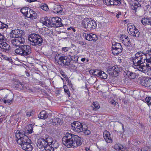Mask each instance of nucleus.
<instances>
[{
    "label": "nucleus",
    "instance_id": "f257e3e1",
    "mask_svg": "<svg viewBox=\"0 0 151 151\" xmlns=\"http://www.w3.org/2000/svg\"><path fill=\"white\" fill-rule=\"evenodd\" d=\"M15 137L17 143L20 145L24 150L32 151L33 147L31 145V141L28 136L25 134L24 131L17 130L16 132Z\"/></svg>",
    "mask_w": 151,
    "mask_h": 151
},
{
    "label": "nucleus",
    "instance_id": "f03ea898",
    "mask_svg": "<svg viewBox=\"0 0 151 151\" xmlns=\"http://www.w3.org/2000/svg\"><path fill=\"white\" fill-rule=\"evenodd\" d=\"M64 135L62 139V142L68 148L77 147L82 144L81 138L77 135L66 132Z\"/></svg>",
    "mask_w": 151,
    "mask_h": 151
},
{
    "label": "nucleus",
    "instance_id": "7ed1b4c3",
    "mask_svg": "<svg viewBox=\"0 0 151 151\" xmlns=\"http://www.w3.org/2000/svg\"><path fill=\"white\" fill-rule=\"evenodd\" d=\"M146 58L145 53L140 51L136 53L134 57H132V66L135 69L145 73L146 70L144 68L145 66L142 65L145 63V59Z\"/></svg>",
    "mask_w": 151,
    "mask_h": 151
},
{
    "label": "nucleus",
    "instance_id": "20e7f679",
    "mask_svg": "<svg viewBox=\"0 0 151 151\" xmlns=\"http://www.w3.org/2000/svg\"><path fill=\"white\" fill-rule=\"evenodd\" d=\"M44 38L41 35L35 33H31L28 36V40L32 46L38 47L41 46Z\"/></svg>",
    "mask_w": 151,
    "mask_h": 151
},
{
    "label": "nucleus",
    "instance_id": "39448f33",
    "mask_svg": "<svg viewBox=\"0 0 151 151\" xmlns=\"http://www.w3.org/2000/svg\"><path fill=\"white\" fill-rule=\"evenodd\" d=\"M81 24L88 31L93 30L97 26L96 21L91 18H86L82 20Z\"/></svg>",
    "mask_w": 151,
    "mask_h": 151
},
{
    "label": "nucleus",
    "instance_id": "423d86ee",
    "mask_svg": "<svg viewBox=\"0 0 151 151\" xmlns=\"http://www.w3.org/2000/svg\"><path fill=\"white\" fill-rule=\"evenodd\" d=\"M123 48L120 43L115 42H113L111 47L112 53L114 55H117L121 53Z\"/></svg>",
    "mask_w": 151,
    "mask_h": 151
},
{
    "label": "nucleus",
    "instance_id": "0eeeda50",
    "mask_svg": "<svg viewBox=\"0 0 151 151\" xmlns=\"http://www.w3.org/2000/svg\"><path fill=\"white\" fill-rule=\"evenodd\" d=\"M62 19L58 17L52 18L50 19L51 27L58 28L64 26Z\"/></svg>",
    "mask_w": 151,
    "mask_h": 151
},
{
    "label": "nucleus",
    "instance_id": "6e6552de",
    "mask_svg": "<svg viewBox=\"0 0 151 151\" xmlns=\"http://www.w3.org/2000/svg\"><path fill=\"white\" fill-rule=\"evenodd\" d=\"M108 68L107 71L109 74L114 77L118 76V74L122 70V68L119 65H114Z\"/></svg>",
    "mask_w": 151,
    "mask_h": 151
},
{
    "label": "nucleus",
    "instance_id": "1a4fd4ad",
    "mask_svg": "<svg viewBox=\"0 0 151 151\" xmlns=\"http://www.w3.org/2000/svg\"><path fill=\"white\" fill-rule=\"evenodd\" d=\"M71 126L72 129L75 132L79 133L83 131L84 124H83L82 123L79 122L74 121L71 124Z\"/></svg>",
    "mask_w": 151,
    "mask_h": 151
},
{
    "label": "nucleus",
    "instance_id": "9d476101",
    "mask_svg": "<svg viewBox=\"0 0 151 151\" xmlns=\"http://www.w3.org/2000/svg\"><path fill=\"white\" fill-rule=\"evenodd\" d=\"M45 139H39L37 141V146L39 148H44L45 150L48 151L50 147L47 145Z\"/></svg>",
    "mask_w": 151,
    "mask_h": 151
},
{
    "label": "nucleus",
    "instance_id": "9b49d317",
    "mask_svg": "<svg viewBox=\"0 0 151 151\" xmlns=\"http://www.w3.org/2000/svg\"><path fill=\"white\" fill-rule=\"evenodd\" d=\"M24 35L23 32L19 29L13 30L10 33V36L14 38H19V37H23L22 36Z\"/></svg>",
    "mask_w": 151,
    "mask_h": 151
},
{
    "label": "nucleus",
    "instance_id": "f8f14e48",
    "mask_svg": "<svg viewBox=\"0 0 151 151\" xmlns=\"http://www.w3.org/2000/svg\"><path fill=\"white\" fill-rule=\"evenodd\" d=\"M58 60L61 64L63 63L64 65L65 66H68L70 65V60L67 56L63 55L60 56Z\"/></svg>",
    "mask_w": 151,
    "mask_h": 151
},
{
    "label": "nucleus",
    "instance_id": "ddd939ff",
    "mask_svg": "<svg viewBox=\"0 0 151 151\" xmlns=\"http://www.w3.org/2000/svg\"><path fill=\"white\" fill-rule=\"evenodd\" d=\"M25 42L24 37H19V38H14L11 40V42L13 46L18 47L20 45L23 44Z\"/></svg>",
    "mask_w": 151,
    "mask_h": 151
},
{
    "label": "nucleus",
    "instance_id": "4468645a",
    "mask_svg": "<svg viewBox=\"0 0 151 151\" xmlns=\"http://www.w3.org/2000/svg\"><path fill=\"white\" fill-rule=\"evenodd\" d=\"M11 49V47L9 44L6 42H4L0 43V50L3 52L8 53Z\"/></svg>",
    "mask_w": 151,
    "mask_h": 151
},
{
    "label": "nucleus",
    "instance_id": "2eb2a0df",
    "mask_svg": "<svg viewBox=\"0 0 151 151\" xmlns=\"http://www.w3.org/2000/svg\"><path fill=\"white\" fill-rule=\"evenodd\" d=\"M140 83L142 86L148 87L151 86V78H143L140 80Z\"/></svg>",
    "mask_w": 151,
    "mask_h": 151
},
{
    "label": "nucleus",
    "instance_id": "dca6fc26",
    "mask_svg": "<svg viewBox=\"0 0 151 151\" xmlns=\"http://www.w3.org/2000/svg\"><path fill=\"white\" fill-rule=\"evenodd\" d=\"M124 75L126 77L132 79H135L137 76V75L135 73L130 71L128 69H126L124 71Z\"/></svg>",
    "mask_w": 151,
    "mask_h": 151
},
{
    "label": "nucleus",
    "instance_id": "f3484780",
    "mask_svg": "<svg viewBox=\"0 0 151 151\" xmlns=\"http://www.w3.org/2000/svg\"><path fill=\"white\" fill-rule=\"evenodd\" d=\"M18 48H17L15 50V53L19 55L24 56V52L25 47L24 45H19Z\"/></svg>",
    "mask_w": 151,
    "mask_h": 151
},
{
    "label": "nucleus",
    "instance_id": "a211bd4d",
    "mask_svg": "<svg viewBox=\"0 0 151 151\" xmlns=\"http://www.w3.org/2000/svg\"><path fill=\"white\" fill-rule=\"evenodd\" d=\"M103 136L104 139L108 143H111L112 142V140L111 137V135L110 132L107 131L104 132Z\"/></svg>",
    "mask_w": 151,
    "mask_h": 151
},
{
    "label": "nucleus",
    "instance_id": "6ab92c4d",
    "mask_svg": "<svg viewBox=\"0 0 151 151\" xmlns=\"http://www.w3.org/2000/svg\"><path fill=\"white\" fill-rule=\"evenodd\" d=\"M63 9L60 5H56L54 6L53 11L55 13H58L60 15H62L64 13Z\"/></svg>",
    "mask_w": 151,
    "mask_h": 151
},
{
    "label": "nucleus",
    "instance_id": "aec40b11",
    "mask_svg": "<svg viewBox=\"0 0 151 151\" xmlns=\"http://www.w3.org/2000/svg\"><path fill=\"white\" fill-rule=\"evenodd\" d=\"M141 22L144 25H149L151 26V17H144L142 19Z\"/></svg>",
    "mask_w": 151,
    "mask_h": 151
},
{
    "label": "nucleus",
    "instance_id": "412c9836",
    "mask_svg": "<svg viewBox=\"0 0 151 151\" xmlns=\"http://www.w3.org/2000/svg\"><path fill=\"white\" fill-rule=\"evenodd\" d=\"M27 126V131H24L25 134L27 136H28V135L32 133L33 132V128L35 127V124H30L28 125Z\"/></svg>",
    "mask_w": 151,
    "mask_h": 151
},
{
    "label": "nucleus",
    "instance_id": "4be33fe9",
    "mask_svg": "<svg viewBox=\"0 0 151 151\" xmlns=\"http://www.w3.org/2000/svg\"><path fill=\"white\" fill-rule=\"evenodd\" d=\"M59 146V145L58 142L56 140H54L53 142V143H52L50 145V147H49L48 151H51V150L54 151L55 148H57Z\"/></svg>",
    "mask_w": 151,
    "mask_h": 151
},
{
    "label": "nucleus",
    "instance_id": "5701e85b",
    "mask_svg": "<svg viewBox=\"0 0 151 151\" xmlns=\"http://www.w3.org/2000/svg\"><path fill=\"white\" fill-rule=\"evenodd\" d=\"M48 115L45 111H42L39 114L38 118L41 119H45L47 118Z\"/></svg>",
    "mask_w": 151,
    "mask_h": 151
},
{
    "label": "nucleus",
    "instance_id": "b1692460",
    "mask_svg": "<svg viewBox=\"0 0 151 151\" xmlns=\"http://www.w3.org/2000/svg\"><path fill=\"white\" fill-rule=\"evenodd\" d=\"M24 46L25 49L24 56H25L30 54L32 52V50L31 47L29 46L24 45Z\"/></svg>",
    "mask_w": 151,
    "mask_h": 151
},
{
    "label": "nucleus",
    "instance_id": "393cba45",
    "mask_svg": "<svg viewBox=\"0 0 151 151\" xmlns=\"http://www.w3.org/2000/svg\"><path fill=\"white\" fill-rule=\"evenodd\" d=\"M122 43L126 46L129 47L131 45V43L129 38L127 36L122 40Z\"/></svg>",
    "mask_w": 151,
    "mask_h": 151
},
{
    "label": "nucleus",
    "instance_id": "a878e982",
    "mask_svg": "<svg viewBox=\"0 0 151 151\" xmlns=\"http://www.w3.org/2000/svg\"><path fill=\"white\" fill-rule=\"evenodd\" d=\"M100 106L99 103L96 101L93 102V104L91 105V107L93 110L95 111L97 110L100 108Z\"/></svg>",
    "mask_w": 151,
    "mask_h": 151
},
{
    "label": "nucleus",
    "instance_id": "bb28decb",
    "mask_svg": "<svg viewBox=\"0 0 151 151\" xmlns=\"http://www.w3.org/2000/svg\"><path fill=\"white\" fill-rule=\"evenodd\" d=\"M42 19H44L43 22H42L43 24L46 25L47 27H51L50 19H48L47 17L44 18Z\"/></svg>",
    "mask_w": 151,
    "mask_h": 151
},
{
    "label": "nucleus",
    "instance_id": "cd10ccee",
    "mask_svg": "<svg viewBox=\"0 0 151 151\" xmlns=\"http://www.w3.org/2000/svg\"><path fill=\"white\" fill-rule=\"evenodd\" d=\"M88 127L87 125L85 124H84V127H83V133L84 135H89L91 133V131L88 130Z\"/></svg>",
    "mask_w": 151,
    "mask_h": 151
},
{
    "label": "nucleus",
    "instance_id": "c85d7f7f",
    "mask_svg": "<svg viewBox=\"0 0 151 151\" xmlns=\"http://www.w3.org/2000/svg\"><path fill=\"white\" fill-rule=\"evenodd\" d=\"M45 139L47 142V145H48L50 147V145L52 143H53V142L54 141L53 139L51 137L49 136L47 137H46Z\"/></svg>",
    "mask_w": 151,
    "mask_h": 151
},
{
    "label": "nucleus",
    "instance_id": "c756f323",
    "mask_svg": "<svg viewBox=\"0 0 151 151\" xmlns=\"http://www.w3.org/2000/svg\"><path fill=\"white\" fill-rule=\"evenodd\" d=\"M13 97L12 95H7L3 98L4 100H7L8 103H10L13 100Z\"/></svg>",
    "mask_w": 151,
    "mask_h": 151
},
{
    "label": "nucleus",
    "instance_id": "7c9ffc66",
    "mask_svg": "<svg viewBox=\"0 0 151 151\" xmlns=\"http://www.w3.org/2000/svg\"><path fill=\"white\" fill-rule=\"evenodd\" d=\"M145 54L146 58L145 59V61L146 60V62L147 63H146V66L148 68L149 67L148 66V65L151 64V58L150 56H148V54H146V53H145Z\"/></svg>",
    "mask_w": 151,
    "mask_h": 151
},
{
    "label": "nucleus",
    "instance_id": "2f4dec72",
    "mask_svg": "<svg viewBox=\"0 0 151 151\" xmlns=\"http://www.w3.org/2000/svg\"><path fill=\"white\" fill-rule=\"evenodd\" d=\"M63 88L65 92V93H67V95H68V97H70V94L69 90L67 86H66V85H64Z\"/></svg>",
    "mask_w": 151,
    "mask_h": 151
},
{
    "label": "nucleus",
    "instance_id": "473e14b6",
    "mask_svg": "<svg viewBox=\"0 0 151 151\" xmlns=\"http://www.w3.org/2000/svg\"><path fill=\"white\" fill-rule=\"evenodd\" d=\"M83 35L84 38L87 40L91 41V34L84 33Z\"/></svg>",
    "mask_w": 151,
    "mask_h": 151
},
{
    "label": "nucleus",
    "instance_id": "72a5a7b5",
    "mask_svg": "<svg viewBox=\"0 0 151 151\" xmlns=\"http://www.w3.org/2000/svg\"><path fill=\"white\" fill-rule=\"evenodd\" d=\"M91 41H93V42H96L98 40V37L95 34L91 33Z\"/></svg>",
    "mask_w": 151,
    "mask_h": 151
},
{
    "label": "nucleus",
    "instance_id": "f704fd0d",
    "mask_svg": "<svg viewBox=\"0 0 151 151\" xmlns=\"http://www.w3.org/2000/svg\"><path fill=\"white\" fill-rule=\"evenodd\" d=\"M140 33L138 29H136V30L133 33L132 35H131L133 37H138L139 36Z\"/></svg>",
    "mask_w": 151,
    "mask_h": 151
},
{
    "label": "nucleus",
    "instance_id": "c9c22d12",
    "mask_svg": "<svg viewBox=\"0 0 151 151\" xmlns=\"http://www.w3.org/2000/svg\"><path fill=\"white\" fill-rule=\"evenodd\" d=\"M9 27L8 25L6 24H5L1 22L0 21V29H4L5 28H8Z\"/></svg>",
    "mask_w": 151,
    "mask_h": 151
},
{
    "label": "nucleus",
    "instance_id": "e433bc0d",
    "mask_svg": "<svg viewBox=\"0 0 151 151\" xmlns=\"http://www.w3.org/2000/svg\"><path fill=\"white\" fill-rule=\"evenodd\" d=\"M40 8L42 10L45 11H47L49 9L48 6L46 4H42L40 6Z\"/></svg>",
    "mask_w": 151,
    "mask_h": 151
},
{
    "label": "nucleus",
    "instance_id": "4c0bfd02",
    "mask_svg": "<svg viewBox=\"0 0 151 151\" xmlns=\"http://www.w3.org/2000/svg\"><path fill=\"white\" fill-rule=\"evenodd\" d=\"M79 57L78 56L74 55L73 58H71L70 61H73L76 63H78V59Z\"/></svg>",
    "mask_w": 151,
    "mask_h": 151
},
{
    "label": "nucleus",
    "instance_id": "58836bf2",
    "mask_svg": "<svg viewBox=\"0 0 151 151\" xmlns=\"http://www.w3.org/2000/svg\"><path fill=\"white\" fill-rule=\"evenodd\" d=\"M17 83V84H15L16 85L15 86L16 87L19 89H22L23 87V84H22V83L20 82H18Z\"/></svg>",
    "mask_w": 151,
    "mask_h": 151
},
{
    "label": "nucleus",
    "instance_id": "ea45409f",
    "mask_svg": "<svg viewBox=\"0 0 151 151\" xmlns=\"http://www.w3.org/2000/svg\"><path fill=\"white\" fill-rule=\"evenodd\" d=\"M145 100L148 106L151 105V97H147L145 98Z\"/></svg>",
    "mask_w": 151,
    "mask_h": 151
},
{
    "label": "nucleus",
    "instance_id": "a19ab883",
    "mask_svg": "<svg viewBox=\"0 0 151 151\" xmlns=\"http://www.w3.org/2000/svg\"><path fill=\"white\" fill-rule=\"evenodd\" d=\"M102 72V71H101L99 70H97L96 71V73H95L96 75L95 76L101 78V77L102 76L101 74Z\"/></svg>",
    "mask_w": 151,
    "mask_h": 151
},
{
    "label": "nucleus",
    "instance_id": "79ce46f5",
    "mask_svg": "<svg viewBox=\"0 0 151 151\" xmlns=\"http://www.w3.org/2000/svg\"><path fill=\"white\" fill-rule=\"evenodd\" d=\"M25 112L26 115L28 117H30L33 115V113L32 110H31L30 111L26 110L25 111Z\"/></svg>",
    "mask_w": 151,
    "mask_h": 151
},
{
    "label": "nucleus",
    "instance_id": "37998d69",
    "mask_svg": "<svg viewBox=\"0 0 151 151\" xmlns=\"http://www.w3.org/2000/svg\"><path fill=\"white\" fill-rule=\"evenodd\" d=\"M56 118L55 117L52 119V121H51V124L54 126H56L57 125Z\"/></svg>",
    "mask_w": 151,
    "mask_h": 151
},
{
    "label": "nucleus",
    "instance_id": "c03bdc74",
    "mask_svg": "<svg viewBox=\"0 0 151 151\" xmlns=\"http://www.w3.org/2000/svg\"><path fill=\"white\" fill-rule=\"evenodd\" d=\"M134 29H136V27L134 24L131 23L128 24L127 30Z\"/></svg>",
    "mask_w": 151,
    "mask_h": 151
},
{
    "label": "nucleus",
    "instance_id": "a18cd8bd",
    "mask_svg": "<svg viewBox=\"0 0 151 151\" xmlns=\"http://www.w3.org/2000/svg\"><path fill=\"white\" fill-rule=\"evenodd\" d=\"M6 39L4 35H2L1 33H0V42H5L6 41Z\"/></svg>",
    "mask_w": 151,
    "mask_h": 151
},
{
    "label": "nucleus",
    "instance_id": "49530a36",
    "mask_svg": "<svg viewBox=\"0 0 151 151\" xmlns=\"http://www.w3.org/2000/svg\"><path fill=\"white\" fill-rule=\"evenodd\" d=\"M4 59L6 60H7L10 63L12 64L13 62L12 61V60L11 58H9L6 56H5L4 57Z\"/></svg>",
    "mask_w": 151,
    "mask_h": 151
},
{
    "label": "nucleus",
    "instance_id": "de8ad7c7",
    "mask_svg": "<svg viewBox=\"0 0 151 151\" xmlns=\"http://www.w3.org/2000/svg\"><path fill=\"white\" fill-rule=\"evenodd\" d=\"M27 9H28V11H29V16L28 17V18H29L31 15H32V14L33 13H34V12H35L32 9H31L29 8H27Z\"/></svg>",
    "mask_w": 151,
    "mask_h": 151
},
{
    "label": "nucleus",
    "instance_id": "09e8293b",
    "mask_svg": "<svg viewBox=\"0 0 151 151\" xmlns=\"http://www.w3.org/2000/svg\"><path fill=\"white\" fill-rule=\"evenodd\" d=\"M56 120L57 121V125L58 124L59 125H62V124L63 122V119L57 117Z\"/></svg>",
    "mask_w": 151,
    "mask_h": 151
},
{
    "label": "nucleus",
    "instance_id": "8fccbe9b",
    "mask_svg": "<svg viewBox=\"0 0 151 151\" xmlns=\"http://www.w3.org/2000/svg\"><path fill=\"white\" fill-rule=\"evenodd\" d=\"M111 0H103V2L104 4L106 5L107 6H109L111 4Z\"/></svg>",
    "mask_w": 151,
    "mask_h": 151
},
{
    "label": "nucleus",
    "instance_id": "3c124183",
    "mask_svg": "<svg viewBox=\"0 0 151 151\" xmlns=\"http://www.w3.org/2000/svg\"><path fill=\"white\" fill-rule=\"evenodd\" d=\"M66 80L68 82V85L69 86H70L71 88H72L73 87V85L71 82V81L69 79L68 77H67Z\"/></svg>",
    "mask_w": 151,
    "mask_h": 151
},
{
    "label": "nucleus",
    "instance_id": "603ef678",
    "mask_svg": "<svg viewBox=\"0 0 151 151\" xmlns=\"http://www.w3.org/2000/svg\"><path fill=\"white\" fill-rule=\"evenodd\" d=\"M102 76L101 77V78L104 79H106L107 78V75L104 72L102 71Z\"/></svg>",
    "mask_w": 151,
    "mask_h": 151
},
{
    "label": "nucleus",
    "instance_id": "864d4df0",
    "mask_svg": "<svg viewBox=\"0 0 151 151\" xmlns=\"http://www.w3.org/2000/svg\"><path fill=\"white\" fill-rule=\"evenodd\" d=\"M37 17V13H36L35 12H34V13L32 14V15H31V17H29V18H32V19H36Z\"/></svg>",
    "mask_w": 151,
    "mask_h": 151
},
{
    "label": "nucleus",
    "instance_id": "5fc2aeb1",
    "mask_svg": "<svg viewBox=\"0 0 151 151\" xmlns=\"http://www.w3.org/2000/svg\"><path fill=\"white\" fill-rule=\"evenodd\" d=\"M115 5H119L121 4V0H114Z\"/></svg>",
    "mask_w": 151,
    "mask_h": 151
},
{
    "label": "nucleus",
    "instance_id": "6e6d98bb",
    "mask_svg": "<svg viewBox=\"0 0 151 151\" xmlns=\"http://www.w3.org/2000/svg\"><path fill=\"white\" fill-rule=\"evenodd\" d=\"M136 29H137L136 28V29H129V33L130 35H132L133 33L134 32V31L136 30Z\"/></svg>",
    "mask_w": 151,
    "mask_h": 151
},
{
    "label": "nucleus",
    "instance_id": "4d7b16f0",
    "mask_svg": "<svg viewBox=\"0 0 151 151\" xmlns=\"http://www.w3.org/2000/svg\"><path fill=\"white\" fill-rule=\"evenodd\" d=\"M115 100L112 98H110L109 100V102H110L111 104L113 105Z\"/></svg>",
    "mask_w": 151,
    "mask_h": 151
},
{
    "label": "nucleus",
    "instance_id": "13d9d810",
    "mask_svg": "<svg viewBox=\"0 0 151 151\" xmlns=\"http://www.w3.org/2000/svg\"><path fill=\"white\" fill-rule=\"evenodd\" d=\"M138 3V4H137V5H134V6H133V8H132L133 9H134V10H135L137 9V8L138 7H139V6H140V4L139 3V2Z\"/></svg>",
    "mask_w": 151,
    "mask_h": 151
},
{
    "label": "nucleus",
    "instance_id": "bf43d9fd",
    "mask_svg": "<svg viewBox=\"0 0 151 151\" xmlns=\"http://www.w3.org/2000/svg\"><path fill=\"white\" fill-rule=\"evenodd\" d=\"M70 48L69 47H63L62 49V50L64 51L65 52H66Z\"/></svg>",
    "mask_w": 151,
    "mask_h": 151
},
{
    "label": "nucleus",
    "instance_id": "052dcab7",
    "mask_svg": "<svg viewBox=\"0 0 151 151\" xmlns=\"http://www.w3.org/2000/svg\"><path fill=\"white\" fill-rule=\"evenodd\" d=\"M96 70H91L89 71V73H92V75L95 76L96 75L95 73H96Z\"/></svg>",
    "mask_w": 151,
    "mask_h": 151
},
{
    "label": "nucleus",
    "instance_id": "680f3d73",
    "mask_svg": "<svg viewBox=\"0 0 151 151\" xmlns=\"http://www.w3.org/2000/svg\"><path fill=\"white\" fill-rule=\"evenodd\" d=\"M148 65L149 67L148 68V71L150 72L151 76V64L149 65L148 64Z\"/></svg>",
    "mask_w": 151,
    "mask_h": 151
},
{
    "label": "nucleus",
    "instance_id": "e2e57ef3",
    "mask_svg": "<svg viewBox=\"0 0 151 151\" xmlns=\"http://www.w3.org/2000/svg\"><path fill=\"white\" fill-rule=\"evenodd\" d=\"M70 66V67L72 69H74L76 68V66L75 65H74L73 63L71 64L70 63V65H69Z\"/></svg>",
    "mask_w": 151,
    "mask_h": 151
},
{
    "label": "nucleus",
    "instance_id": "0e129e2a",
    "mask_svg": "<svg viewBox=\"0 0 151 151\" xmlns=\"http://www.w3.org/2000/svg\"><path fill=\"white\" fill-rule=\"evenodd\" d=\"M79 43L82 45H85L86 44V43L85 42L83 41H79Z\"/></svg>",
    "mask_w": 151,
    "mask_h": 151
},
{
    "label": "nucleus",
    "instance_id": "69168bd1",
    "mask_svg": "<svg viewBox=\"0 0 151 151\" xmlns=\"http://www.w3.org/2000/svg\"><path fill=\"white\" fill-rule=\"evenodd\" d=\"M70 54H68V56L70 57V59L73 58V56L75 55L72 52H70Z\"/></svg>",
    "mask_w": 151,
    "mask_h": 151
},
{
    "label": "nucleus",
    "instance_id": "338daca9",
    "mask_svg": "<svg viewBox=\"0 0 151 151\" xmlns=\"http://www.w3.org/2000/svg\"><path fill=\"white\" fill-rule=\"evenodd\" d=\"M26 17H28V16H27V14H28V10L27 9V11L26 12H24V13H22Z\"/></svg>",
    "mask_w": 151,
    "mask_h": 151
},
{
    "label": "nucleus",
    "instance_id": "774afa93",
    "mask_svg": "<svg viewBox=\"0 0 151 151\" xmlns=\"http://www.w3.org/2000/svg\"><path fill=\"white\" fill-rule=\"evenodd\" d=\"M60 74L64 78L66 79L67 78V75L64 72H62L61 73H60Z\"/></svg>",
    "mask_w": 151,
    "mask_h": 151
}]
</instances>
